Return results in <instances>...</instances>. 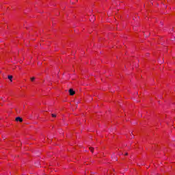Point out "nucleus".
Listing matches in <instances>:
<instances>
[{"instance_id":"1","label":"nucleus","mask_w":175,"mask_h":175,"mask_svg":"<svg viewBox=\"0 0 175 175\" xmlns=\"http://www.w3.org/2000/svg\"><path fill=\"white\" fill-rule=\"evenodd\" d=\"M69 94H70V95H71V96H73V95H75V94H76V92H75V90H73V89H70Z\"/></svg>"},{"instance_id":"2","label":"nucleus","mask_w":175,"mask_h":175,"mask_svg":"<svg viewBox=\"0 0 175 175\" xmlns=\"http://www.w3.org/2000/svg\"><path fill=\"white\" fill-rule=\"evenodd\" d=\"M16 122H23V118L18 117L16 118Z\"/></svg>"},{"instance_id":"3","label":"nucleus","mask_w":175,"mask_h":175,"mask_svg":"<svg viewBox=\"0 0 175 175\" xmlns=\"http://www.w3.org/2000/svg\"><path fill=\"white\" fill-rule=\"evenodd\" d=\"M8 79H9L10 81H13V76H12V75L8 76Z\"/></svg>"},{"instance_id":"4","label":"nucleus","mask_w":175,"mask_h":175,"mask_svg":"<svg viewBox=\"0 0 175 175\" xmlns=\"http://www.w3.org/2000/svg\"><path fill=\"white\" fill-rule=\"evenodd\" d=\"M30 80H31V81H35V77H31V78H30Z\"/></svg>"},{"instance_id":"5","label":"nucleus","mask_w":175,"mask_h":175,"mask_svg":"<svg viewBox=\"0 0 175 175\" xmlns=\"http://www.w3.org/2000/svg\"><path fill=\"white\" fill-rule=\"evenodd\" d=\"M52 117L53 118H55V117H57V115L56 114H55V113H52Z\"/></svg>"},{"instance_id":"6","label":"nucleus","mask_w":175,"mask_h":175,"mask_svg":"<svg viewBox=\"0 0 175 175\" xmlns=\"http://www.w3.org/2000/svg\"><path fill=\"white\" fill-rule=\"evenodd\" d=\"M90 150L91 152H94V148L90 147Z\"/></svg>"},{"instance_id":"7","label":"nucleus","mask_w":175,"mask_h":175,"mask_svg":"<svg viewBox=\"0 0 175 175\" xmlns=\"http://www.w3.org/2000/svg\"><path fill=\"white\" fill-rule=\"evenodd\" d=\"M124 155H128V153L126 152V153L124 154Z\"/></svg>"}]
</instances>
